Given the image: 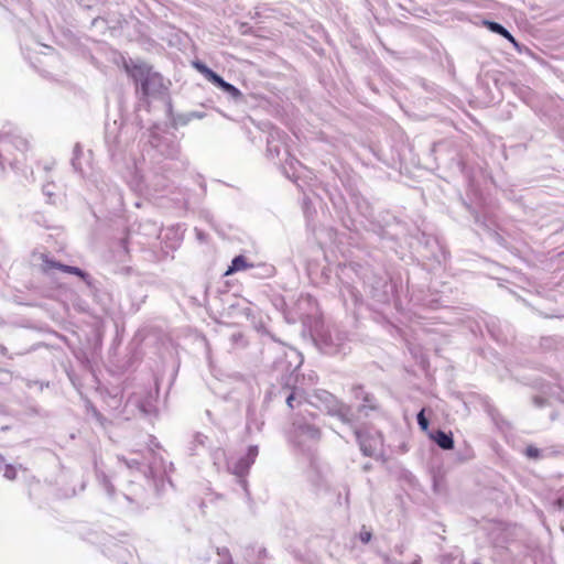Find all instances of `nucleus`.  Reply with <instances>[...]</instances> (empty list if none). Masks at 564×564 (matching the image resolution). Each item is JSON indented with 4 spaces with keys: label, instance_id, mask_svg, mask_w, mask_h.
Instances as JSON below:
<instances>
[{
    "label": "nucleus",
    "instance_id": "ddd939ff",
    "mask_svg": "<svg viewBox=\"0 0 564 564\" xmlns=\"http://www.w3.org/2000/svg\"><path fill=\"white\" fill-rule=\"evenodd\" d=\"M264 267V276L270 278L275 274V268L273 265H263Z\"/></svg>",
    "mask_w": 564,
    "mask_h": 564
},
{
    "label": "nucleus",
    "instance_id": "f257e3e1",
    "mask_svg": "<svg viewBox=\"0 0 564 564\" xmlns=\"http://www.w3.org/2000/svg\"><path fill=\"white\" fill-rule=\"evenodd\" d=\"M193 67L200 73L208 82L213 83L221 90L228 93L232 98H239L241 96L240 90L234 85L225 82L218 74L207 67L204 63L195 61L192 63Z\"/></svg>",
    "mask_w": 564,
    "mask_h": 564
},
{
    "label": "nucleus",
    "instance_id": "f8f14e48",
    "mask_svg": "<svg viewBox=\"0 0 564 564\" xmlns=\"http://www.w3.org/2000/svg\"><path fill=\"white\" fill-rule=\"evenodd\" d=\"M371 538H372V533L370 531L366 530L364 527L359 533V540L366 544V543L370 542Z\"/></svg>",
    "mask_w": 564,
    "mask_h": 564
},
{
    "label": "nucleus",
    "instance_id": "f03ea898",
    "mask_svg": "<svg viewBox=\"0 0 564 564\" xmlns=\"http://www.w3.org/2000/svg\"><path fill=\"white\" fill-rule=\"evenodd\" d=\"M123 69L133 79V82L139 85L145 76H149V73L152 70V66L144 62H124Z\"/></svg>",
    "mask_w": 564,
    "mask_h": 564
},
{
    "label": "nucleus",
    "instance_id": "7ed1b4c3",
    "mask_svg": "<svg viewBox=\"0 0 564 564\" xmlns=\"http://www.w3.org/2000/svg\"><path fill=\"white\" fill-rule=\"evenodd\" d=\"M53 268L58 269L65 273L77 275L83 281H85L87 284H89V275L86 272H84L82 269H79L77 267H73V265H66V264L55 262V261H52L48 259L43 260L42 271L47 272L48 270H51Z\"/></svg>",
    "mask_w": 564,
    "mask_h": 564
},
{
    "label": "nucleus",
    "instance_id": "9b49d317",
    "mask_svg": "<svg viewBox=\"0 0 564 564\" xmlns=\"http://www.w3.org/2000/svg\"><path fill=\"white\" fill-rule=\"evenodd\" d=\"M525 455L529 457V458H533V459H536L540 457V449L533 445H529L527 448H525Z\"/></svg>",
    "mask_w": 564,
    "mask_h": 564
},
{
    "label": "nucleus",
    "instance_id": "0eeeda50",
    "mask_svg": "<svg viewBox=\"0 0 564 564\" xmlns=\"http://www.w3.org/2000/svg\"><path fill=\"white\" fill-rule=\"evenodd\" d=\"M433 440L443 449H453L454 441L451 434H446L443 431H436L433 435Z\"/></svg>",
    "mask_w": 564,
    "mask_h": 564
},
{
    "label": "nucleus",
    "instance_id": "6e6552de",
    "mask_svg": "<svg viewBox=\"0 0 564 564\" xmlns=\"http://www.w3.org/2000/svg\"><path fill=\"white\" fill-rule=\"evenodd\" d=\"M356 435H357V438L360 444V448H361L362 453L366 456H372L375 454V449L371 447V445L367 444L368 438L360 432H357Z\"/></svg>",
    "mask_w": 564,
    "mask_h": 564
},
{
    "label": "nucleus",
    "instance_id": "20e7f679",
    "mask_svg": "<svg viewBox=\"0 0 564 564\" xmlns=\"http://www.w3.org/2000/svg\"><path fill=\"white\" fill-rule=\"evenodd\" d=\"M162 82L163 77L152 69L149 76H145L143 80L139 83L142 95L145 97L150 96L153 91L163 86Z\"/></svg>",
    "mask_w": 564,
    "mask_h": 564
},
{
    "label": "nucleus",
    "instance_id": "423d86ee",
    "mask_svg": "<svg viewBox=\"0 0 564 564\" xmlns=\"http://www.w3.org/2000/svg\"><path fill=\"white\" fill-rule=\"evenodd\" d=\"M484 25H486L490 31L500 34L505 39H507L510 43H512L514 46H518V42L516 39L511 35V33L505 29L501 24L492 21H484Z\"/></svg>",
    "mask_w": 564,
    "mask_h": 564
},
{
    "label": "nucleus",
    "instance_id": "9d476101",
    "mask_svg": "<svg viewBox=\"0 0 564 564\" xmlns=\"http://www.w3.org/2000/svg\"><path fill=\"white\" fill-rule=\"evenodd\" d=\"M3 476L9 480H14L17 478V469L12 465H6Z\"/></svg>",
    "mask_w": 564,
    "mask_h": 564
},
{
    "label": "nucleus",
    "instance_id": "4468645a",
    "mask_svg": "<svg viewBox=\"0 0 564 564\" xmlns=\"http://www.w3.org/2000/svg\"><path fill=\"white\" fill-rule=\"evenodd\" d=\"M294 399H295V397H294V394H293V393H291V394L288 397V399H286V404H288V406H289L290 409H293V408H294V405H293V401H294Z\"/></svg>",
    "mask_w": 564,
    "mask_h": 564
},
{
    "label": "nucleus",
    "instance_id": "39448f33",
    "mask_svg": "<svg viewBox=\"0 0 564 564\" xmlns=\"http://www.w3.org/2000/svg\"><path fill=\"white\" fill-rule=\"evenodd\" d=\"M257 264L248 260L246 256H238L231 261V265L225 272V275H230L237 271L247 270L249 268H254Z\"/></svg>",
    "mask_w": 564,
    "mask_h": 564
},
{
    "label": "nucleus",
    "instance_id": "1a4fd4ad",
    "mask_svg": "<svg viewBox=\"0 0 564 564\" xmlns=\"http://www.w3.org/2000/svg\"><path fill=\"white\" fill-rule=\"evenodd\" d=\"M417 424L423 431H426L429 429V421L425 416V410L422 409L417 414Z\"/></svg>",
    "mask_w": 564,
    "mask_h": 564
},
{
    "label": "nucleus",
    "instance_id": "2eb2a0df",
    "mask_svg": "<svg viewBox=\"0 0 564 564\" xmlns=\"http://www.w3.org/2000/svg\"><path fill=\"white\" fill-rule=\"evenodd\" d=\"M3 460H4L3 457L0 455V464H2Z\"/></svg>",
    "mask_w": 564,
    "mask_h": 564
}]
</instances>
